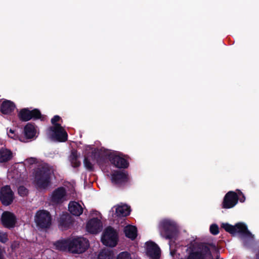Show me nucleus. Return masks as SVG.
Segmentation results:
<instances>
[{"label":"nucleus","mask_w":259,"mask_h":259,"mask_svg":"<svg viewBox=\"0 0 259 259\" xmlns=\"http://www.w3.org/2000/svg\"><path fill=\"white\" fill-rule=\"evenodd\" d=\"M84 160L83 162H101L104 156H107L110 162H128L132 160L127 155L116 151H107L102 148H98L87 145L83 151Z\"/></svg>","instance_id":"1"},{"label":"nucleus","mask_w":259,"mask_h":259,"mask_svg":"<svg viewBox=\"0 0 259 259\" xmlns=\"http://www.w3.org/2000/svg\"><path fill=\"white\" fill-rule=\"evenodd\" d=\"M102 171L106 173L110 172L113 169L111 176L112 183L118 186H121L128 182L129 178L125 171L120 169L126 168L129 163H98Z\"/></svg>","instance_id":"2"},{"label":"nucleus","mask_w":259,"mask_h":259,"mask_svg":"<svg viewBox=\"0 0 259 259\" xmlns=\"http://www.w3.org/2000/svg\"><path fill=\"white\" fill-rule=\"evenodd\" d=\"M212 247L214 246L210 244L192 243L186 249V259H213L210 251Z\"/></svg>","instance_id":"3"},{"label":"nucleus","mask_w":259,"mask_h":259,"mask_svg":"<svg viewBox=\"0 0 259 259\" xmlns=\"http://www.w3.org/2000/svg\"><path fill=\"white\" fill-rule=\"evenodd\" d=\"M221 227L233 235L239 234L244 246H247L254 238V235L247 229V226L243 223H238L235 226L228 223H223Z\"/></svg>","instance_id":"4"},{"label":"nucleus","mask_w":259,"mask_h":259,"mask_svg":"<svg viewBox=\"0 0 259 259\" xmlns=\"http://www.w3.org/2000/svg\"><path fill=\"white\" fill-rule=\"evenodd\" d=\"M53 174V169L44 163L35 171V184L39 189L47 188L50 184V177Z\"/></svg>","instance_id":"5"},{"label":"nucleus","mask_w":259,"mask_h":259,"mask_svg":"<svg viewBox=\"0 0 259 259\" xmlns=\"http://www.w3.org/2000/svg\"><path fill=\"white\" fill-rule=\"evenodd\" d=\"M159 230L161 236L169 239L175 238L178 231L175 222L168 219L163 220L160 222Z\"/></svg>","instance_id":"6"},{"label":"nucleus","mask_w":259,"mask_h":259,"mask_svg":"<svg viewBox=\"0 0 259 259\" xmlns=\"http://www.w3.org/2000/svg\"><path fill=\"white\" fill-rule=\"evenodd\" d=\"M48 131L49 136L52 141L58 142H65L67 141L68 134L61 124L50 126Z\"/></svg>","instance_id":"7"},{"label":"nucleus","mask_w":259,"mask_h":259,"mask_svg":"<svg viewBox=\"0 0 259 259\" xmlns=\"http://www.w3.org/2000/svg\"><path fill=\"white\" fill-rule=\"evenodd\" d=\"M71 242L69 251L72 253H82L89 247V241L83 237L71 238Z\"/></svg>","instance_id":"8"},{"label":"nucleus","mask_w":259,"mask_h":259,"mask_svg":"<svg viewBox=\"0 0 259 259\" xmlns=\"http://www.w3.org/2000/svg\"><path fill=\"white\" fill-rule=\"evenodd\" d=\"M101 240L105 245L114 247L118 241L117 233L112 228L109 227L104 231Z\"/></svg>","instance_id":"9"},{"label":"nucleus","mask_w":259,"mask_h":259,"mask_svg":"<svg viewBox=\"0 0 259 259\" xmlns=\"http://www.w3.org/2000/svg\"><path fill=\"white\" fill-rule=\"evenodd\" d=\"M34 221L37 226L47 228L51 224V217L49 211L45 210L37 211L35 215Z\"/></svg>","instance_id":"10"},{"label":"nucleus","mask_w":259,"mask_h":259,"mask_svg":"<svg viewBox=\"0 0 259 259\" xmlns=\"http://www.w3.org/2000/svg\"><path fill=\"white\" fill-rule=\"evenodd\" d=\"M66 200V191L63 187L55 189L50 196V200L54 204L61 203Z\"/></svg>","instance_id":"11"},{"label":"nucleus","mask_w":259,"mask_h":259,"mask_svg":"<svg viewBox=\"0 0 259 259\" xmlns=\"http://www.w3.org/2000/svg\"><path fill=\"white\" fill-rule=\"evenodd\" d=\"M14 195L11 188L5 186L2 188L0 193V200L5 205H9L13 200Z\"/></svg>","instance_id":"12"},{"label":"nucleus","mask_w":259,"mask_h":259,"mask_svg":"<svg viewBox=\"0 0 259 259\" xmlns=\"http://www.w3.org/2000/svg\"><path fill=\"white\" fill-rule=\"evenodd\" d=\"M130 207L125 204H121L112 208L110 213L113 218L119 217H125L130 214Z\"/></svg>","instance_id":"13"},{"label":"nucleus","mask_w":259,"mask_h":259,"mask_svg":"<svg viewBox=\"0 0 259 259\" xmlns=\"http://www.w3.org/2000/svg\"><path fill=\"white\" fill-rule=\"evenodd\" d=\"M238 201L237 194L233 191H229L224 197L223 207L225 208H232L237 203Z\"/></svg>","instance_id":"14"},{"label":"nucleus","mask_w":259,"mask_h":259,"mask_svg":"<svg viewBox=\"0 0 259 259\" xmlns=\"http://www.w3.org/2000/svg\"><path fill=\"white\" fill-rule=\"evenodd\" d=\"M147 254L152 259H159L160 255V249L157 244L153 242H147Z\"/></svg>","instance_id":"15"},{"label":"nucleus","mask_w":259,"mask_h":259,"mask_svg":"<svg viewBox=\"0 0 259 259\" xmlns=\"http://www.w3.org/2000/svg\"><path fill=\"white\" fill-rule=\"evenodd\" d=\"M2 222L4 226L6 228H13L15 225L16 218L12 213L5 211L2 214Z\"/></svg>","instance_id":"16"},{"label":"nucleus","mask_w":259,"mask_h":259,"mask_svg":"<svg viewBox=\"0 0 259 259\" xmlns=\"http://www.w3.org/2000/svg\"><path fill=\"white\" fill-rule=\"evenodd\" d=\"M102 226L101 221L97 218H94L88 222L87 230L91 233L97 234L101 231Z\"/></svg>","instance_id":"17"},{"label":"nucleus","mask_w":259,"mask_h":259,"mask_svg":"<svg viewBox=\"0 0 259 259\" xmlns=\"http://www.w3.org/2000/svg\"><path fill=\"white\" fill-rule=\"evenodd\" d=\"M16 108L15 104L12 101L6 100L1 104L0 111L5 115L11 114Z\"/></svg>","instance_id":"18"},{"label":"nucleus","mask_w":259,"mask_h":259,"mask_svg":"<svg viewBox=\"0 0 259 259\" xmlns=\"http://www.w3.org/2000/svg\"><path fill=\"white\" fill-rule=\"evenodd\" d=\"M68 209L71 214L75 216H79L83 212L82 206L76 201H71L69 203Z\"/></svg>","instance_id":"19"},{"label":"nucleus","mask_w":259,"mask_h":259,"mask_svg":"<svg viewBox=\"0 0 259 259\" xmlns=\"http://www.w3.org/2000/svg\"><path fill=\"white\" fill-rule=\"evenodd\" d=\"M36 133L34 123H27L24 127V136L27 139H31L34 138Z\"/></svg>","instance_id":"20"},{"label":"nucleus","mask_w":259,"mask_h":259,"mask_svg":"<svg viewBox=\"0 0 259 259\" xmlns=\"http://www.w3.org/2000/svg\"><path fill=\"white\" fill-rule=\"evenodd\" d=\"M13 156L14 154L11 150L3 147L0 149V162H8Z\"/></svg>","instance_id":"21"},{"label":"nucleus","mask_w":259,"mask_h":259,"mask_svg":"<svg viewBox=\"0 0 259 259\" xmlns=\"http://www.w3.org/2000/svg\"><path fill=\"white\" fill-rule=\"evenodd\" d=\"M71 238L59 240L55 242L54 245L55 248L62 251L68 250L69 251V247H71Z\"/></svg>","instance_id":"22"},{"label":"nucleus","mask_w":259,"mask_h":259,"mask_svg":"<svg viewBox=\"0 0 259 259\" xmlns=\"http://www.w3.org/2000/svg\"><path fill=\"white\" fill-rule=\"evenodd\" d=\"M125 236L132 240H134L137 236V230L135 226L128 225L124 229Z\"/></svg>","instance_id":"23"},{"label":"nucleus","mask_w":259,"mask_h":259,"mask_svg":"<svg viewBox=\"0 0 259 259\" xmlns=\"http://www.w3.org/2000/svg\"><path fill=\"white\" fill-rule=\"evenodd\" d=\"M113 252L111 249H104L101 250L98 254V259H113Z\"/></svg>","instance_id":"24"},{"label":"nucleus","mask_w":259,"mask_h":259,"mask_svg":"<svg viewBox=\"0 0 259 259\" xmlns=\"http://www.w3.org/2000/svg\"><path fill=\"white\" fill-rule=\"evenodd\" d=\"M29 108H24L20 109L18 113V117L21 121H29Z\"/></svg>","instance_id":"25"},{"label":"nucleus","mask_w":259,"mask_h":259,"mask_svg":"<svg viewBox=\"0 0 259 259\" xmlns=\"http://www.w3.org/2000/svg\"><path fill=\"white\" fill-rule=\"evenodd\" d=\"M29 120L31 119L35 120L39 119L41 117V113L40 110L37 108L33 109L31 110L29 109Z\"/></svg>","instance_id":"26"},{"label":"nucleus","mask_w":259,"mask_h":259,"mask_svg":"<svg viewBox=\"0 0 259 259\" xmlns=\"http://www.w3.org/2000/svg\"><path fill=\"white\" fill-rule=\"evenodd\" d=\"M69 218L68 215H64L60 218L59 225L62 229H66L69 227Z\"/></svg>","instance_id":"27"},{"label":"nucleus","mask_w":259,"mask_h":259,"mask_svg":"<svg viewBox=\"0 0 259 259\" xmlns=\"http://www.w3.org/2000/svg\"><path fill=\"white\" fill-rule=\"evenodd\" d=\"M79 157L80 153H78L77 150L75 149H72L71 150L70 154L68 156V159L70 162H80L77 161Z\"/></svg>","instance_id":"28"},{"label":"nucleus","mask_w":259,"mask_h":259,"mask_svg":"<svg viewBox=\"0 0 259 259\" xmlns=\"http://www.w3.org/2000/svg\"><path fill=\"white\" fill-rule=\"evenodd\" d=\"M7 134L9 136V137L13 139H17L18 138L19 136L16 133V131L15 130L13 129H9L7 128Z\"/></svg>","instance_id":"29"},{"label":"nucleus","mask_w":259,"mask_h":259,"mask_svg":"<svg viewBox=\"0 0 259 259\" xmlns=\"http://www.w3.org/2000/svg\"><path fill=\"white\" fill-rule=\"evenodd\" d=\"M116 259H132V257L130 253L127 251H123L117 255Z\"/></svg>","instance_id":"30"},{"label":"nucleus","mask_w":259,"mask_h":259,"mask_svg":"<svg viewBox=\"0 0 259 259\" xmlns=\"http://www.w3.org/2000/svg\"><path fill=\"white\" fill-rule=\"evenodd\" d=\"M18 192L21 196H26L28 194L27 189L23 186H20L18 189Z\"/></svg>","instance_id":"31"},{"label":"nucleus","mask_w":259,"mask_h":259,"mask_svg":"<svg viewBox=\"0 0 259 259\" xmlns=\"http://www.w3.org/2000/svg\"><path fill=\"white\" fill-rule=\"evenodd\" d=\"M8 240L7 233L0 231V242L5 243Z\"/></svg>","instance_id":"32"},{"label":"nucleus","mask_w":259,"mask_h":259,"mask_svg":"<svg viewBox=\"0 0 259 259\" xmlns=\"http://www.w3.org/2000/svg\"><path fill=\"white\" fill-rule=\"evenodd\" d=\"M210 231L211 234L217 235L219 233V227L217 225L213 224L210 227Z\"/></svg>","instance_id":"33"},{"label":"nucleus","mask_w":259,"mask_h":259,"mask_svg":"<svg viewBox=\"0 0 259 259\" xmlns=\"http://www.w3.org/2000/svg\"><path fill=\"white\" fill-rule=\"evenodd\" d=\"M61 118L59 115H55L51 119V123L53 124L52 126H55L56 124H60L59 123H57Z\"/></svg>","instance_id":"34"},{"label":"nucleus","mask_w":259,"mask_h":259,"mask_svg":"<svg viewBox=\"0 0 259 259\" xmlns=\"http://www.w3.org/2000/svg\"><path fill=\"white\" fill-rule=\"evenodd\" d=\"M238 200H239L241 202H244L245 200V196L240 190H238Z\"/></svg>","instance_id":"35"},{"label":"nucleus","mask_w":259,"mask_h":259,"mask_svg":"<svg viewBox=\"0 0 259 259\" xmlns=\"http://www.w3.org/2000/svg\"><path fill=\"white\" fill-rule=\"evenodd\" d=\"M84 167L89 170L92 171L94 169L93 163H84Z\"/></svg>","instance_id":"36"},{"label":"nucleus","mask_w":259,"mask_h":259,"mask_svg":"<svg viewBox=\"0 0 259 259\" xmlns=\"http://www.w3.org/2000/svg\"><path fill=\"white\" fill-rule=\"evenodd\" d=\"M24 162H40L37 158L35 157H29L25 160ZM40 162H42L41 161Z\"/></svg>","instance_id":"37"},{"label":"nucleus","mask_w":259,"mask_h":259,"mask_svg":"<svg viewBox=\"0 0 259 259\" xmlns=\"http://www.w3.org/2000/svg\"><path fill=\"white\" fill-rule=\"evenodd\" d=\"M4 251L0 247V259H4L3 253Z\"/></svg>","instance_id":"38"},{"label":"nucleus","mask_w":259,"mask_h":259,"mask_svg":"<svg viewBox=\"0 0 259 259\" xmlns=\"http://www.w3.org/2000/svg\"><path fill=\"white\" fill-rule=\"evenodd\" d=\"M72 163V166L73 167H77L79 166V164H80V163H77V162Z\"/></svg>","instance_id":"39"},{"label":"nucleus","mask_w":259,"mask_h":259,"mask_svg":"<svg viewBox=\"0 0 259 259\" xmlns=\"http://www.w3.org/2000/svg\"><path fill=\"white\" fill-rule=\"evenodd\" d=\"M257 258H259V253L257 254Z\"/></svg>","instance_id":"40"},{"label":"nucleus","mask_w":259,"mask_h":259,"mask_svg":"<svg viewBox=\"0 0 259 259\" xmlns=\"http://www.w3.org/2000/svg\"><path fill=\"white\" fill-rule=\"evenodd\" d=\"M169 246H171L170 241L169 242Z\"/></svg>","instance_id":"41"},{"label":"nucleus","mask_w":259,"mask_h":259,"mask_svg":"<svg viewBox=\"0 0 259 259\" xmlns=\"http://www.w3.org/2000/svg\"><path fill=\"white\" fill-rule=\"evenodd\" d=\"M12 248L14 247V245H13V244H12Z\"/></svg>","instance_id":"42"}]
</instances>
